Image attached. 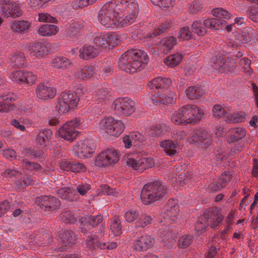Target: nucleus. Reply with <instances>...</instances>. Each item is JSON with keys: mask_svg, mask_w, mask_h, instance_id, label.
I'll use <instances>...</instances> for the list:
<instances>
[{"mask_svg": "<svg viewBox=\"0 0 258 258\" xmlns=\"http://www.w3.org/2000/svg\"><path fill=\"white\" fill-rule=\"evenodd\" d=\"M208 226V220H207L206 212H205L203 215L199 218L195 224V229L197 231V234H201Z\"/></svg>", "mask_w": 258, "mask_h": 258, "instance_id": "a19ab883", "label": "nucleus"}, {"mask_svg": "<svg viewBox=\"0 0 258 258\" xmlns=\"http://www.w3.org/2000/svg\"><path fill=\"white\" fill-rule=\"evenodd\" d=\"M114 0L105 4L99 12L98 20L106 28L120 27L119 16L116 13Z\"/></svg>", "mask_w": 258, "mask_h": 258, "instance_id": "20e7f679", "label": "nucleus"}, {"mask_svg": "<svg viewBox=\"0 0 258 258\" xmlns=\"http://www.w3.org/2000/svg\"><path fill=\"white\" fill-rule=\"evenodd\" d=\"M35 92L37 98L42 100L51 99L56 94L55 88L45 85L43 83H40L36 86Z\"/></svg>", "mask_w": 258, "mask_h": 258, "instance_id": "a211bd4d", "label": "nucleus"}, {"mask_svg": "<svg viewBox=\"0 0 258 258\" xmlns=\"http://www.w3.org/2000/svg\"><path fill=\"white\" fill-rule=\"evenodd\" d=\"M188 141L189 143L196 144L201 148H208L212 144V137L208 130L200 128L191 132Z\"/></svg>", "mask_w": 258, "mask_h": 258, "instance_id": "9d476101", "label": "nucleus"}, {"mask_svg": "<svg viewBox=\"0 0 258 258\" xmlns=\"http://www.w3.org/2000/svg\"><path fill=\"white\" fill-rule=\"evenodd\" d=\"M36 204L41 209L48 211H53L60 206L59 201L52 196H44L38 198Z\"/></svg>", "mask_w": 258, "mask_h": 258, "instance_id": "dca6fc26", "label": "nucleus"}, {"mask_svg": "<svg viewBox=\"0 0 258 258\" xmlns=\"http://www.w3.org/2000/svg\"><path fill=\"white\" fill-rule=\"evenodd\" d=\"M98 128L102 133L117 137L123 132L125 126L120 120L112 117H104L98 123Z\"/></svg>", "mask_w": 258, "mask_h": 258, "instance_id": "423d86ee", "label": "nucleus"}, {"mask_svg": "<svg viewBox=\"0 0 258 258\" xmlns=\"http://www.w3.org/2000/svg\"><path fill=\"white\" fill-rule=\"evenodd\" d=\"M182 56L179 53L170 55L167 57L164 60V63L170 67L177 66L180 62Z\"/></svg>", "mask_w": 258, "mask_h": 258, "instance_id": "a18cd8bd", "label": "nucleus"}, {"mask_svg": "<svg viewBox=\"0 0 258 258\" xmlns=\"http://www.w3.org/2000/svg\"><path fill=\"white\" fill-rule=\"evenodd\" d=\"M96 1V0H76L72 3V5L74 9H77L87 7Z\"/></svg>", "mask_w": 258, "mask_h": 258, "instance_id": "4d7b16f0", "label": "nucleus"}, {"mask_svg": "<svg viewBox=\"0 0 258 258\" xmlns=\"http://www.w3.org/2000/svg\"><path fill=\"white\" fill-rule=\"evenodd\" d=\"M112 108L114 109L116 114L128 116L135 112L136 110L135 103L127 97L118 98L113 102Z\"/></svg>", "mask_w": 258, "mask_h": 258, "instance_id": "9b49d317", "label": "nucleus"}, {"mask_svg": "<svg viewBox=\"0 0 258 258\" xmlns=\"http://www.w3.org/2000/svg\"><path fill=\"white\" fill-rule=\"evenodd\" d=\"M74 150L75 154L79 158H88L94 152V145L88 139L81 141L74 147Z\"/></svg>", "mask_w": 258, "mask_h": 258, "instance_id": "2eb2a0df", "label": "nucleus"}, {"mask_svg": "<svg viewBox=\"0 0 258 258\" xmlns=\"http://www.w3.org/2000/svg\"><path fill=\"white\" fill-rule=\"evenodd\" d=\"M202 89L197 86H191L185 90L186 96L191 100L200 98L203 95Z\"/></svg>", "mask_w": 258, "mask_h": 258, "instance_id": "79ce46f5", "label": "nucleus"}, {"mask_svg": "<svg viewBox=\"0 0 258 258\" xmlns=\"http://www.w3.org/2000/svg\"><path fill=\"white\" fill-rule=\"evenodd\" d=\"M31 25V23L28 21L15 20L10 24L11 30L18 33H25Z\"/></svg>", "mask_w": 258, "mask_h": 258, "instance_id": "c756f323", "label": "nucleus"}, {"mask_svg": "<svg viewBox=\"0 0 258 258\" xmlns=\"http://www.w3.org/2000/svg\"><path fill=\"white\" fill-rule=\"evenodd\" d=\"M186 133L183 131H177L172 134V138L175 140L177 145L181 142L186 139Z\"/></svg>", "mask_w": 258, "mask_h": 258, "instance_id": "13d9d810", "label": "nucleus"}, {"mask_svg": "<svg viewBox=\"0 0 258 258\" xmlns=\"http://www.w3.org/2000/svg\"><path fill=\"white\" fill-rule=\"evenodd\" d=\"M171 27V23L170 22H165L164 23L160 25L157 30H155V32L153 33L154 36L159 35L164 32L166 30Z\"/></svg>", "mask_w": 258, "mask_h": 258, "instance_id": "774afa93", "label": "nucleus"}, {"mask_svg": "<svg viewBox=\"0 0 258 258\" xmlns=\"http://www.w3.org/2000/svg\"><path fill=\"white\" fill-rule=\"evenodd\" d=\"M80 98L77 94L71 91L62 92L57 99L56 110L60 114L68 113L71 108L77 107Z\"/></svg>", "mask_w": 258, "mask_h": 258, "instance_id": "0eeeda50", "label": "nucleus"}, {"mask_svg": "<svg viewBox=\"0 0 258 258\" xmlns=\"http://www.w3.org/2000/svg\"><path fill=\"white\" fill-rule=\"evenodd\" d=\"M234 66V61L233 59L228 58L227 59L222 58L219 60L216 63V68L219 72H226Z\"/></svg>", "mask_w": 258, "mask_h": 258, "instance_id": "e433bc0d", "label": "nucleus"}, {"mask_svg": "<svg viewBox=\"0 0 258 258\" xmlns=\"http://www.w3.org/2000/svg\"><path fill=\"white\" fill-rule=\"evenodd\" d=\"M230 110L229 108L222 106L220 104L215 105L212 109L213 115L218 118L224 117L227 121V119L229 116Z\"/></svg>", "mask_w": 258, "mask_h": 258, "instance_id": "c9c22d12", "label": "nucleus"}, {"mask_svg": "<svg viewBox=\"0 0 258 258\" xmlns=\"http://www.w3.org/2000/svg\"><path fill=\"white\" fill-rule=\"evenodd\" d=\"M99 51L97 47L90 45H86L79 48V57L82 59L87 60L97 56Z\"/></svg>", "mask_w": 258, "mask_h": 258, "instance_id": "b1692460", "label": "nucleus"}, {"mask_svg": "<svg viewBox=\"0 0 258 258\" xmlns=\"http://www.w3.org/2000/svg\"><path fill=\"white\" fill-rule=\"evenodd\" d=\"M25 72L20 70L12 72L10 75V78L12 81L21 84L24 83Z\"/></svg>", "mask_w": 258, "mask_h": 258, "instance_id": "864d4df0", "label": "nucleus"}, {"mask_svg": "<svg viewBox=\"0 0 258 258\" xmlns=\"http://www.w3.org/2000/svg\"><path fill=\"white\" fill-rule=\"evenodd\" d=\"M148 60L146 52L138 49L127 50L119 59L120 69L128 73H133L144 68Z\"/></svg>", "mask_w": 258, "mask_h": 258, "instance_id": "f257e3e1", "label": "nucleus"}, {"mask_svg": "<svg viewBox=\"0 0 258 258\" xmlns=\"http://www.w3.org/2000/svg\"><path fill=\"white\" fill-rule=\"evenodd\" d=\"M247 135V131L243 127L237 126L231 128L227 137V142L234 143L243 140Z\"/></svg>", "mask_w": 258, "mask_h": 258, "instance_id": "412c9836", "label": "nucleus"}, {"mask_svg": "<svg viewBox=\"0 0 258 258\" xmlns=\"http://www.w3.org/2000/svg\"><path fill=\"white\" fill-rule=\"evenodd\" d=\"M166 189L160 181H154L147 183L143 187L141 198L142 202L148 205L160 200L165 194Z\"/></svg>", "mask_w": 258, "mask_h": 258, "instance_id": "39448f33", "label": "nucleus"}, {"mask_svg": "<svg viewBox=\"0 0 258 258\" xmlns=\"http://www.w3.org/2000/svg\"><path fill=\"white\" fill-rule=\"evenodd\" d=\"M81 221L84 225L87 227H95L98 225L102 221V217L101 215H96L95 216H85L81 218Z\"/></svg>", "mask_w": 258, "mask_h": 258, "instance_id": "4c0bfd02", "label": "nucleus"}, {"mask_svg": "<svg viewBox=\"0 0 258 258\" xmlns=\"http://www.w3.org/2000/svg\"><path fill=\"white\" fill-rule=\"evenodd\" d=\"M36 76L30 72H25L24 83L31 85L34 84L36 80Z\"/></svg>", "mask_w": 258, "mask_h": 258, "instance_id": "69168bd1", "label": "nucleus"}, {"mask_svg": "<svg viewBox=\"0 0 258 258\" xmlns=\"http://www.w3.org/2000/svg\"><path fill=\"white\" fill-rule=\"evenodd\" d=\"M94 73V67L91 65H86L82 69L76 71L74 73V77L81 80L88 79L92 77Z\"/></svg>", "mask_w": 258, "mask_h": 258, "instance_id": "2f4dec72", "label": "nucleus"}, {"mask_svg": "<svg viewBox=\"0 0 258 258\" xmlns=\"http://www.w3.org/2000/svg\"><path fill=\"white\" fill-rule=\"evenodd\" d=\"M116 13L119 16L120 27H126L136 20L139 9L136 0H114Z\"/></svg>", "mask_w": 258, "mask_h": 258, "instance_id": "f03ea898", "label": "nucleus"}, {"mask_svg": "<svg viewBox=\"0 0 258 258\" xmlns=\"http://www.w3.org/2000/svg\"><path fill=\"white\" fill-rule=\"evenodd\" d=\"M58 31V27L54 25L44 24L38 28V33L43 36L54 35Z\"/></svg>", "mask_w": 258, "mask_h": 258, "instance_id": "f704fd0d", "label": "nucleus"}, {"mask_svg": "<svg viewBox=\"0 0 258 258\" xmlns=\"http://www.w3.org/2000/svg\"><path fill=\"white\" fill-rule=\"evenodd\" d=\"M192 36L191 32L188 27L181 28L178 32V38L182 40H189L192 38Z\"/></svg>", "mask_w": 258, "mask_h": 258, "instance_id": "5fc2aeb1", "label": "nucleus"}, {"mask_svg": "<svg viewBox=\"0 0 258 258\" xmlns=\"http://www.w3.org/2000/svg\"><path fill=\"white\" fill-rule=\"evenodd\" d=\"M176 44V38L172 36L162 39L158 45V49L163 53L169 52Z\"/></svg>", "mask_w": 258, "mask_h": 258, "instance_id": "a878e982", "label": "nucleus"}, {"mask_svg": "<svg viewBox=\"0 0 258 258\" xmlns=\"http://www.w3.org/2000/svg\"><path fill=\"white\" fill-rule=\"evenodd\" d=\"M73 63L72 61L67 57L57 56L52 59V67L58 69L66 70L71 68Z\"/></svg>", "mask_w": 258, "mask_h": 258, "instance_id": "cd10ccee", "label": "nucleus"}, {"mask_svg": "<svg viewBox=\"0 0 258 258\" xmlns=\"http://www.w3.org/2000/svg\"><path fill=\"white\" fill-rule=\"evenodd\" d=\"M15 100L14 94L8 89H2L0 90V100L9 103Z\"/></svg>", "mask_w": 258, "mask_h": 258, "instance_id": "49530a36", "label": "nucleus"}, {"mask_svg": "<svg viewBox=\"0 0 258 258\" xmlns=\"http://www.w3.org/2000/svg\"><path fill=\"white\" fill-rule=\"evenodd\" d=\"M60 237L62 239V242L64 244H70L73 242L74 234L71 231L65 230L62 233L60 234Z\"/></svg>", "mask_w": 258, "mask_h": 258, "instance_id": "6e6d98bb", "label": "nucleus"}, {"mask_svg": "<svg viewBox=\"0 0 258 258\" xmlns=\"http://www.w3.org/2000/svg\"><path fill=\"white\" fill-rule=\"evenodd\" d=\"M56 192L59 198L70 201L73 199L74 196L75 194V191L74 190L66 187L58 189Z\"/></svg>", "mask_w": 258, "mask_h": 258, "instance_id": "c03bdc74", "label": "nucleus"}, {"mask_svg": "<svg viewBox=\"0 0 258 258\" xmlns=\"http://www.w3.org/2000/svg\"><path fill=\"white\" fill-rule=\"evenodd\" d=\"M232 178V174L230 172H225L220 177L218 181L220 183L222 186L224 188L230 181Z\"/></svg>", "mask_w": 258, "mask_h": 258, "instance_id": "680f3d73", "label": "nucleus"}, {"mask_svg": "<svg viewBox=\"0 0 258 258\" xmlns=\"http://www.w3.org/2000/svg\"><path fill=\"white\" fill-rule=\"evenodd\" d=\"M28 50L31 57L39 58L48 54V50L45 44L37 42L29 45Z\"/></svg>", "mask_w": 258, "mask_h": 258, "instance_id": "5701e85b", "label": "nucleus"}, {"mask_svg": "<svg viewBox=\"0 0 258 258\" xmlns=\"http://www.w3.org/2000/svg\"><path fill=\"white\" fill-rule=\"evenodd\" d=\"M204 111L195 105H186L174 111L171 120L176 125L197 122L204 117Z\"/></svg>", "mask_w": 258, "mask_h": 258, "instance_id": "7ed1b4c3", "label": "nucleus"}, {"mask_svg": "<svg viewBox=\"0 0 258 258\" xmlns=\"http://www.w3.org/2000/svg\"><path fill=\"white\" fill-rule=\"evenodd\" d=\"M110 230L115 236H119L121 234L122 230L119 220L114 219L111 221Z\"/></svg>", "mask_w": 258, "mask_h": 258, "instance_id": "3c124183", "label": "nucleus"}, {"mask_svg": "<svg viewBox=\"0 0 258 258\" xmlns=\"http://www.w3.org/2000/svg\"><path fill=\"white\" fill-rule=\"evenodd\" d=\"M121 41V38L115 33H99L96 35L94 43L97 47L102 48L114 47Z\"/></svg>", "mask_w": 258, "mask_h": 258, "instance_id": "f8f14e48", "label": "nucleus"}, {"mask_svg": "<svg viewBox=\"0 0 258 258\" xmlns=\"http://www.w3.org/2000/svg\"><path fill=\"white\" fill-rule=\"evenodd\" d=\"M138 213L135 210L127 211L124 215L125 220L128 222H132L137 219L138 216Z\"/></svg>", "mask_w": 258, "mask_h": 258, "instance_id": "0e129e2a", "label": "nucleus"}, {"mask_svg": "<svg viewBox=\"0 0 258 258\" xmlns=\"http://www.w3.org/2000/svg\"><path fill=\"white\" fill-rule=\"evenodd\" d=\"M247 117V114L244 111H240L238 113H231L227 119V122L230 123H238L244 122Z\"/></svg>", "mask_w": 258, "mask_h": 258, "instance_id": "58836bf2", "label": "nucleus"}, {"mask_svg": "<svg viewBox=\"0 0 258 258\" xmlns=\"http://www.w3.org/2000/svg\"><path fill=\"white\" fill-rule=\"evenodd\" d=\"M152 219L150 216H144L141 217L136 222V226L138 227H145L151 223Z\"/></svg>", "mask_w": 258, "mask_h": 258, "instance_id": "bf43d9fd", "label": "nucleus"}, {"mask_svg": "<svg viewBox=\"0 0 258 258\" xmlns=\"http://www.w3.org/2000/svg\"><path fill=\"white\" fill-rule=\"evenodd\" d=\"M22 162H23L24 167L29 170H32L33 169H38L40 168V165L39 164L35 163L34 162H30L28 161L27 159H21Z\"/></svg>", "mask_w": 258, "mask_h": 258, "instance_id": "e2e57ef3", "label": "nucleus"}, {"mask_svg": "<svg viewBox=\"0 0 258 258\" xmlns=\"http://www.w3.org/2000/svg\"><path fill=\"white\" fill-rule=\"evenodd\" d=\"M60 218L61 220L67 223H74L76 219L74 216L70 212L66 211L61 214Z\"/></svg>", "mask_w": 258, "mask_h": 258, "instance_id": "338daca9", "label": "nucleus"}, {"mask_svg": "<svg viewBox=\"0 0 258 258\" xmlns=\"http://www.w3.org/2000/svg\"><path fill=\"white\" fill-rule=\"evenodd\" d=\"M171 84V80L161 77H157L148 83V87L151 90L168 88Z\"/></svg>", "mask_w": 258, "mask_h": 258, "instance_id": "bb28decb", "label": "nucleus"}, {"mask_svg": "<svg viewBox=\"0 0 258 258\" xmlns=\"http://www.w3.org/2000/svg\"><path fill=\"white\" fill-rule=\"evenodd\" d=\"M212 13L214 17L219 18L229 19L231 18V14L221 8L213 9Z\"/></svg>", "mask_w": 258, "mask_h": 258, "instance_id": "09e8293b", "label": "nucleus"}, {"mask_svg": "<svg viewBox=\"0 0 258 258\" xmlns=\"http://www.w3.org/2000/svg\"><path fill=\"white\" fill-rule=\"evenodd\" d=\"M177 204V200H169L167 204L165 206L164 212L161 213V216L167 221H176L179 212Z\"/></svg>", "mask_w": 258, "mask_h": 258, "instance_id": "f3484780", "label": "nucleus"}, {"mask_svg": "<svg viewBox=\"0 0 258 258\" xmlns=\"http://www.w3.org/2000/svg\"><path fill=\"white\" fill-rule=\"evenodd\" d=\"M151 100L154 103L173 104L175 102L176 95L171 91L164 94L156 92L152 95Z\"/></svg>", "mask_w": 258, "mask_h": 258, "instance_id": "aec40b11", "label": "nucleus"}, {"mask_svg": "<svg viewBox=\"0 0 258 258\" xmlns=\"http://www.w3.org/2000/svg\"><path fill=\"white\" fill-rule=\"evenodd\" d=\"M203 23L200 20L195 21L191 26L192 32L199 36L205 35L207 31L205 26H203Z\"/></svg>", "mask_w": 258, "mask_h": 258, "instance_id": "37998d69", "label": "nucleus"}, {"mask_svg": "<svg viewBox=\"0 0 258 258\" xmlns=\"http://www.w3.org/2000/svg\"><path fill=\"white\" fill-rule=\"evenodd\" d=\"M25 56L23 52L16 51L10 57V63L12 67L22 68L25 65Z\"/></svg>", "mask_w": 258, "mask_h": 258, "instance_id": "7c9ffc66", "label": "nucleus"}, {"mask_svg": "<svg viewBox=\"0 0 258 258\" xmlns=\"http://www.w3.org/2000/svg\"><path fill=\"white\" fill-rule=\"evenodd\" d=\"M192 241V236L189 235H183L178 240V246L185 248L188 246Z\"/></svg>", "mask_w": 258, "mask_h": 258, "instance_id": "603ef678", "label": "nucleus"}, {"mask_svg": "<svg viewBox=\"0 0 258 258\" xmlns=\"http://www.w3.org/2000/svg\"><path fill=\"white\" fill-rule=\"evenodd\" d=\"M52 132L49 129H43L40 131L37 135L36 143L38 145L44 147L48 141L51 139Z\"/></svg>", "mask_w": 258, "mask_h": 258, "instance_id": "473e14b6", "label": "nucleus"}, {"mask_svg": "<svg viewBox=\"0 0 258 258\" xmlns=\"http://www.w3.org/2000/svg\"><path fill=\"white\" fill-rule=\"evenodd\" d=\"M83 24L80 22H74L70 24L67 29V33L70 36L77 34L78 30L82 29Z\"/></svg>", "mask_w": 258, "mask_h": 258, "instance_id": "8fccbe9b", "label": "nucleus"}, {"mask_svg": "<svg viewBox=\"0 0 258 258\" xmlns=\"http://www.w3.org/2000/svg\"><path fill=\"white\" fill-rule=\"evenodd\" d=\"M38 20L39 22L55 23L56 20L48 13H40L38 14Z\"/></svg>", "mask_w": 258, "mask_h": 258, "instance_id": "052dcab7", "label": "nucleus"}, {"mask_svg": "<svg viewBox=\"0 0 258 258\" xmlns=\"http://www.w3.org/2000/svg\"><path fill=\"white\" fill-rule=\"evenodd\" d=\"M86 244L89 248L94 247L95 246H96L102 249H106L107 243L99 242L95 237H88Z\"/></svg>", "mask_w": 258, "mask_h": 258, "instance_id": "de8ad7c7", "label": "nucleus"}, {"mask_svg": "<svg viewBox=\"0 0 258 258\" xmlns=\"http://www.w3.org/2000/svg\"><path fill=\"white\" fill-rule=\"evenodd\" d=\"M204 25L205 28L217 30L220 25L225 26L226 22L225 20L214 18L206 19L204 21Z\"/></svg>", "mask_w": 258, "mask_h": 258, "instance_id": "ea45409f", "label": "nucleus"}, {"mask_svg": "<svg viewBox=\"0 0 258 258\" xmlns=\"http://www.w3.org/2000/svg\"><path fill=\"white\" fill-rule=\"evenodd\" d=\"M2 6L0 8V14L5 17H18L22 15L20 6L11 0H2L0 2Z\"/></svg>", "mask_w": 258, "mask_h": 258, "instance_id": "4468645a", "label": "nucleus"}, {"mask_svg": "<svg viewBox=\"0 0 258 258\" xmlns=\"http://www.w3.org/2000/svg\"><path fill=\"white\" fill-rule=\"evenodd\" d=\"M81 121L79 118L67 122L56 132V135L67 141H72L78 136L77 128L82 127Z\"/></svg>", "mask_w": 258, "mask_h": 258, "instance_id": "1a4fd4ad", "label": "nucleus"}, {"mask_svg": "<svg viewBox=\"0 0 258 258\" xmlns=\"http://www.w3.org/2000/svg\"><path fill=\"white\" fill-rule=\"evenodd\" d=\"M126 165L135 170L142 172L145 170L153 167L154 162L152 158L141 157L136 155H126L124 157Z\"/></svg>", "mask_w": 258, "mask_h": 258, "instance_id": "6e6552de", "label": "nucleus"}, {"mask_svg": "<svg viewBox=\"0 0 258 258\" xmlns=\"http://www.w3.org/2000/svg\"><path fill=\"white\" fill-rule=\"evenodd\" d=\"M119 159V155L114 148H108L97 156L95 164L99 167L112 165L116 163Z\"/></svg>", "mask_w": 258, "mask_h": 258, "instance_id": "ddd939ff", "label": "nucleus"}, {"mask_svg": "<svg viewBox=\"0 0 258 258\" xmlns=\"http://www.w3.org/2000/svg\"><path fill=\"white\" fill-rule=\"evenodd\" d=\"M110 96L108 90L105 88H100L94 92L93 100L99 106L105 104Z\"/></svg>", "mask_w": 258, "mask_h": 258, "instance_id": "393cba45", "label": "nucleus"}, {"mask_svg": "<svg viewBox=\"0 0 258 258\" xmlns=\"http://www.w3.org/2000/svg\"><path fill=\"white\" fill-rule=\"evenodd\" d=\"M154 243L153 238L148 235H144L135 241L134 248L138 251H144L152 247Z\"/></svg>", "mask_w": 258, "mask_h": 258, "instance_id": "4be33fe9", "label": "nucleus"}, {"mask_svg": "<svg viewBox=\"0 0 258 258\" xmlns=\"http://www.w3.org/2000/svg\"><path fill=\"white\" fill-rule=\"evenodd\" d=\"M159 144L167 155L172 157L177 153L176 149L178 146L177 143H174L172 140L160 141Z\"/></svg>", "mask_w": 258, "mask_h": 258, "instance_id": "72a5a7b5", "label": "nucleus"}, {"mask_svg": "<svg viewBox=\"0 0 258 258\" xmlns=\"http://www.w3.org/2000/svg\"><path fill=\"white\" fill-rule=\"evenodd\" d=\"M206 212L208 223H210V226L212 228L218 226L223 220V216L218 210L209 211Z\"/></svg>", "mask_w": 258, "mask_h": 258, "instance_id": "c85d7f7f", "label": "nucleus"}, {"mask_svg": "<svg viewBox=\"0 0 258 258\" xmlns=\"http://www.w3.org/2000/svg\"><path fill=\"white\" fill-rule=\"evenodd\" d=\"M123 142L126 148H130L132 146H141L144 141V136L138 132H133L123 137Z\"/></svg>", "mask_w": 258, "mask_h": 258, "instance_id": "6ab92c4d", "label": "nucleus"}]
</instances>
